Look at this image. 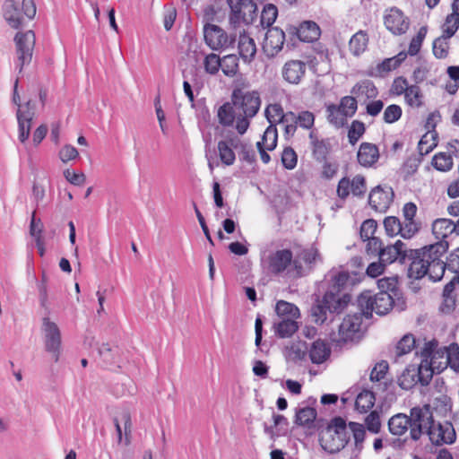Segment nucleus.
<instances>
[{"label":"nucleus","instance_id":"obj_1","mask_svg":"<svg viewBox=\"0 0 459 459\" xmlns=\"http://www.w3.org/2000/svg\"><path fill=\"white\" fill-rule=\"evenodd\" d=\"M447 249L446 241H439L419 249L408 248L405 264L408 265V277L420 280L428 275L433 281H440L446 271V263L442 257Z\"/></svg>","mask_w":459,"mask_h":459},{"label":"nucleus","instance_id":"obj_2","mask_svg":"<svg viewBox=\"0 0 459 459\" xmlns=\"http://www.w3.org/2000/svg\"><path fill=\"white\" fill-rule=\"evenodd\" d=\"M351 276L342 268H332L319 284L324 291L323 303L330 313H341L351 301V295L344 292Z\"/></svg>","mask_w":459,"mask_h":459},{"label":"nucleus","instance_id":"obj_3","mask_svg":"<svg viewBox=\"0 0 459 459\" xmlns=\"http://www.w3.org/2000/svg\"><path fill=\"white\" fill-rule=\"evenodd\" d=\"M351 439L346 420L342 417H334L322 431L319 438L321 447L329 454H336L342 450Z\"/></svg>","mask_w":459,"mask_h":459},{"label":"nucleus","instance_id":"obj_4","mask_svg":"<svg viewBox=\"0 0 459 459\" xmlns=\"http://www.w3.org/2000/svg\"><path fill=\"white\" fill-rule=\"evenodd\" d=\"M408 417L410 420V437L412 440L418 441L423 434H428L429 439L434 441L436 422L429 404L411 408Z\"/></svg>","mask_w":459,"mask_h":459},{"label":"nucleus","instance_id":"obj_5","mask_svg":"<svg viewBox=\"0 0 459 459\" xmlns=\"http://www.w3.org/2000/svg\"><path fill=\"white\" fill-rule=\"evenodd\" d=\"M357 302L366 317L370 316L372 312L380 316L385 315L392 309L394 303L392 294H387L385 291L373 294L370 290L363 291L358 297Z\"/></svg>","mask_w":459,"mask_h":459},{"label":"nucleus","instance_id":"obj_6","mask_svg":"<svg viewBox=\"0 0 459 459\" xmlns=\"http://www.w3.org/2000/svg\"><path fill=\"white\" fill-rule=\"evenodd\" d=\"M22 13L19 4L13 0H5L3 4V15L8 25L15 30L24 24V16L31 20L36 15V4L34 0H22Z\"/></svg>","mask_w":459,"mask_h":459},{"label":"nucleus","instance_id":"obj_7","mask_svg":"<svg viewBox=\"0 0 459 459\" xmlns=\"http://www.w3.org/2000/svg\"><path fill=\"white\" fill-rule=\"evenodd\" d=\"M437 341L432 340L425 342L424 347L420 351L421 364L424 368L431 371V378L434 374H439L448 367L446 352L443 351L442 348H437Z\"/></svg>","mask_w":459,"mask_h":459},{"label":"nucleus","instance_id":"obj_8","mask_svg":"<svg viewBox=\"0 0 459 459\" xmlns=\"http://www.w3.org/2000/svg\"><path fill=\"white\" fill-rule=\"evenodd\" d=\"M231 102L238 114L247 117H255L261 106V99L257 91H245L240 88L233 90Z\"/></svg>","mask_w":459,"mask_h":459},{"label":"nucleus","instance_id":"obj_9","mask_svg":"<svg viewBox=\"0 0 459 459\" xmlns=\"http://www.w3.org/2000/svg\"><path fill=\"white\" fill-rule=\"evenodd\" d=\"M15 49L17 55L19 73H22L24 65H29L32 60L35 47V34L32 30L17 32L14 37Z\"/></svg>","mask_w":459,"mask_h":459},{"label":"nucleus","instance_id":"obj_10","mask_svg":"<svg viewBox=\"0 0 459 459\" xmlns=\"http://www.w3.org/2000/svg\"><path fill=\"white\" fill-rule=\"evenodd\" d=\"M294 260L291 250L288 248L276 250L267 255L265 259L266 268L273 274L285 273L291 277L289 272L294 266Z\"/></svg>","mask_w":459,"mask_h":459},{"label":"nucleus","instance_id":"obj_11","mask_svg":"<svg viewBox=\"0 0 459 459\" xmlns=\"http://www.w3.org/2000/svg\"><path fill=\"white\" fill-rule=\"evenodd\" d=\"M230 7V21L232 24L243 22L252 23L257 11L256 4L253 0H227Z\"/></svg>","mask_w":459,"mask_h":459},{"label":"nucleus","instance_id":"obj_12","mask_svg":"<svg viewBox=\"0 0 459 459\" xmlns=\"http://www.w3.org/2000/svg\"><path fill=\"white\" fill-rule=\"evenodd\" d=\"M431 380V371L423 368L420 363L418 367L411 365L407 367L398 377V385L402 389L410 390L420 383L426 386Z\"/></svg>","mask_w":459,"mask_h":459},{"label":"nucleus","instance_id":"obj_13","mask_svg":"<svg viewBox=\"0 0 459 459\" xmlns=\"http://www.w3.org/2000/svg\"><path fill=\"white\" fill-rule=\"evenodd\" d=\"M362 312L346 316L339 325L338 337L333 339L338 343H346L360 338Z\"/></svg>","mask_w":459,"mask_h":459},{"label":"nucleus","instance_id":"obj_14","mask_svg":"<svg viewBox=\"0 0 459 459\" xmlns=\"http://www.w3.org/2000/svg\"><path fill=\"white\" fill-rule=\"evenodd\" d=\"M42 330L44 333L45 349L51 353L55 362L59 360L61 353V333L57 325L48 317L43 318Z\"/></svg>","mask_w":459,"mask_h":459},{"label":"nucleus","instance_id":"obj_15","mask_svg":"<svg viewBox=\"0 0 459 459\" xmlns=\"http://www.w3.org/2000/svg\"><path fill=\"white\" fill-rule=\"evenodd\" d=\"M318 258L319 253L317 249L310 247L302 250L299 255L294 258V266H292V269L289 272L290 276L293 278L306 276L312 271Z\"/></svg>","mask_w":459,"mask_h":459},{"label":"nucleus","instance_id":"obj_16","mask_svg":"<svg viewBox=\"0 0 459 459\" xmlns=\"http://www.w3.org/2000/svg\"><path fill=\"white\" fill-rule=\"evenodd\" d=\"M384 24L393 35L401 36L410 28V19L399 8L392 7L385 11Z\"/></svg>","mask_w":459,"mask_h":459},{"label":"nucleus","instance_id":"obj_17","mask_svg":"<svg viewBox=\"0 0 459 459\" xmlns=\"http://www.w3.org/2000/svg\"><path fill=\"white\" fill-rule=\"evenodd\" d=\"M205 43L212 50H219L230 47L235 39L229 38L227 33L218 25L206 24L204 28Z\"/></svg>","mask_w":459,"mask_h":459},{"label":"nucleus","instance_id":"obj_18","mask_svg":"<svg viewBox=\"0 0 459 459\" xmlns=\"http://www.w3.org/2000/svg\"><path fill=\"white\" fill-rule=\"evenodd\" d=\"M307 72V63L299 59H290L281 67L282 79L292 85L299 84Z\"/></svg>","mask_w":459,"mask_h":459},{"label":"nucleus","instance_id":"obj_19","mask_svg":"<svg viewBox=\"0 0 459 459\" xmlns=\"http://www.w3.org/2000/svg\"><path fill=\"white\" fill-rule=\"evenodd\" d=\"M407 250L406 245L403 241L397 240L394 244L383 247L378 258L385 264H390L395 261H398L401 264H405Z\"/></svg>","mask_w":459,"mask_h":459},{"label":"nucleus","instance_id":"obj_20","mask_svg":"<svg viewBox=\"0 0 459 459\" xmlns=\"http://www.w3.org/2000/svg\"><path fill=\"white\" fill-rule=\"evenodd\" d=\"M392 188H382L380 186L371 190L368 204L372 209L379 212H385L393 201Z\"/></svg>","mask_w":459,"mask_h":459},{"label":"nucleus","instance_id":"obj_21","mask_svg":"<svg viewBox=\"0 0 459 459\" xmlns=\"http://www.w3.org/2000/svg\"><path fill=\"white\" fill-rule=\"evenodd\" d=\"M284 42V31L278 27H273L265 34L263 48L267 56H274L282 49Z\"/></svg>","mask_w":459,"mask_h":459},{"label":"nucleus","instance_id":"obj_22","mask_svg":"<svg viewBox=\"0 0 459 459\" xmlns=\"http://www.w3.org/2000/svg\"><path fill=\"white\" fill-rule=\"evenodd\" d=\"M357 159L363 167H371L379 159V151L376 144L370 143H362L359 145Z\"/></svg>","mask_w":459,"mask_h":459},{"label":"nucleus","instance_id":"obj_23","mask_svg":"<svg viewBox=\"0 0 459 459\" xmlns=\"http://www.w3.org/2000/svg\"><path fill=\"white\" fill-rule=\"evenodd\" d=\"M351 93L356 97V100H363L366 102L368 100L377 98L378 91L372 81L365 79L358 82L351 88Z\"/></svg>","mask_w":459,"mask_h":459},{"label":"nucleus","instance_id":"obj_24","mask_svg":"<svg viewBox=\"0 0 459 459\" xmlns=\"http://www.w3.org/2000/svg\"><path fill=\"white\" fill-rule=\"evenodd\" d=\"M330 355L331 348L325 341L318 339L310 344L308 356L312 363L322 364Z\"/></svg>","mask_w":459,"mask_h":459},{"label":"nucleus","instance_id":"obj_25","mask_svg":"<svg viewBox=\"0 0 459 459\" xmlns=\"http://www.w3.org/2000/svg\"><path fill=\"white\" fill-rule=\"evenodd\" d=\"M311 143V151L313 158L318 162L326 160L328 154L331 152V143L328 139L319 140L314 132L309 134Z\"/></svg>","mask_w":459,"mask_h":459},{"label":"nucleus","instance_id":"obj_26","mask_svg":"<svg viewBox=\"0 0 459 459\" xmlns=\"http://www.w3.org/2000/svg\"><path fill=\"white\" fill-rule=\"evenodd\" d=\"M296 34L301 41L313 42L319 38L321 30L315 22L306 21L296 29Z\"/></svg>","mask_w":459,"mask_h":459},{"label":"nucleus","instance_id":"obj_27","mask_svg":"<svg viewBox=\"0 0 459 459\" xmlns=\"http://www.w3.org/2000/svg\"><path fill=\"white\" fill-rule=\"evenodd\" d=\"M238 48L239 56L245 62L250 63L254 59L256 54V46L255 40L245 32L238 37Z\"/></svg>","mask_w":459,"mask_h":459},{"label":"nucleus","instance_id":"obj_28","mask_svg":"<svg viewBox=\"0 0 459 459\" xmlns=\"http://www.w3.org/2000/svg\"><path fill=\"white\" fill-rule=\"evenodd\" d=\"M369 37L367 31L359 30L356 32L349 41V50L354 56H359L363 54L368 45Z\"/></svg>","mask_w":459,"mask_h":459},{"label":"nucleus","instance_id":"obj_29","mask_svg":"<svg viewBox=\"0 0 459 459\" xmlns=\"http://www.w3.org/2000/svg\"><path fill=\"white\" fill-rule=\"evenodd\" d=\"M435 433V438L432 442L436 444H452L455 442L456 437L455 429L449 422H445L444 424H436Z\"/></svg>","mask_w":459,"mask_h":459},{"label":"nucleus","instance_id":"obj_30","mask_svg":"<svg viewBox=\"0 0 459 459\" xmlns=\"http://www.w3.org/2000/svg\"><path fill=\"white\" fill-rule=\"evenodd\" d=\"M410 420L406 414L397 413L388 420L389 431L394 436H402L408 431Z\"/></svg>","mask_w":459,"mask_h":459},{"label":"nucleus","instance_id":"obj_31","mask_svg":"<svg viewBox=\"0 0 459 459\" xmlns=\"http://www.w3.org/2000/svg\"><path fill=\"white\" fill-rule=\"evenodd\" d=\"M455 222L450 219H437L432 224L433 234L440 239H444L455 232Z\"/></svg>","mask_w":459,"mask_h":459},{"label":"nucleus","instance_id":"obj_32","mask_svg":"<svg viewBox=\"0 0 459 459\" xmlns=\"http://www.w3.org/2000/svg\"><path fill=\"white\" fill-rule=\"evenodd\" d=\"M98 354L105 366H113L118 362L119 350L111 347L108 343H101L98 346Z\"/></svg>","mask_w":459,"mask_h":459},{"label":"nucleus","instance_id":"obj_33","mask_svg":"<svg viewBox=\"0 0 459 459\" xmlns=\"http://www.w3.org/2000/svg\"><path fill=\"white\" fill-rule=\"evenodd\" d=\"M375 402V394L369 390H363L356 397L355 408L359 412L366 413L374 406Z\"/></svg>","mask_w":459,"mask_h":459},{"label":"nucleus","instance_id":"obj_34","mask_svg":"<svg viewBox=\"0 0 459 459\" xmlns=\"http://www.w3.org/2000/svg\"><path fill=\"white\" fill-rule=\"evenodd\" d=\"M286 119L296 121L297 124L304 129H310L315 124L314 114L307 110L301 111L298 115L292 111H289L286 113Z\"/></svg>","mask_w":459,"mask_h":459},{"label":"nucleus","instance_id":"obj_35","mask_svg":"<svg viewBox=\"0 0 459 459\" xmlns=\"http://www.w3.org/2000/svg\"><path fill=\"white\" fill-rule=\"evenodd\" d=\"M327 121L335 128H342L347 124V117L335 104L326 106Z\"/></svg>","mask_w":459,"mask_h":459},{"label":"nucleus","instance_id":"obj_36","mask_svg":"<svg viewBox=\"0 0 459 459\" xmlns=\"http://www.w3.org/2000/svg\"><path fill=\"white\" fill-rule=\"evenodd\" d=\"M217 116L221 125L223 126H230L233 125L238 116V111L235 109L233 104L227 102L219 108Z\"/></svg>","mask_w":459,"mask_h":459},{"label":"nucleus","instance_id":"obj_37","mask_svg":"<svg viewBox=\"0 0 459 459\" xmlns=\"http://www.w3.org/2000/svg\"><path fill=\"white\" fill-rule=\"evenodd\" d=\"M404 100L408 106L411 108H421L424 105V95L417 85H411L404 94Z\"/></svg>","mask_w":459,"mask_h":459},{"label":"nucleus","instance_id":"obj_38","mask_svg":"<svg viewBox=\"0 0 459 459\" xmlns=\"http://www.w3.org/2000/svg\"><path fill=\"white\" fill-rule=\"evenodd\" d=\"M316 415L317 413L316 409L312 407L307 406L301 408L296 412L295 423L299 426L310 428L313 425Z\"/></svg>","mask_w":459,"mask_h":459},{"label":"nucleus","instance_id":"obj_39","mask_svg":"<svg viewBox=\"0 0 459 459\" xmlns=\"http://www.w3.org/2000/svg\"><path fill=\"white\" fill-rule=\"evenodd\" d=\"M232 147L231 139L230 141H220L218 143L220 159L226 166H230L235 162L236 156Z\"/></svg>","mask_w":459,"mask_h":459},{"label":"nucleus","instance_id":"obj_40","mask_svg":"<svg viewBox=\"0 0 459 459\" xmlns=\"http://www.w3.org/2000/svg\"><path fill=\"white\" fill-rule=\"evenodd\" d=\"M231 145H233V148L239 152L243 160L249 164H252L255 161V152L252 145L243 143L238 139H231Z\"/></svg>","mask_w":459,"mask_h":459},{"label":"nucleus","instance_id":"obj_41","mask_svg":"<svg viewBox=\"0 0 459 459\" xmlns=\"http://www.w3.org/2000/svg\"><path fill=\"white\" fill-rule=\"evenodd\" d=\"M298 324L294 319L286 318L275 326V333L281 338L291 336L298 330Z\"/></svg>","mask_w":459,"mask_h":459},{"label":"nucleus","instance_id":"obj_42","mask_svg":"<svg viewBox=\"0 0 459 459\" xmlns=\"http://www.w3.org/2000/svg\"><path fill=\"white\" fill-rule=\"evenodd\" d=\"M265 116L270 123V126H275L276 123H282L286 113H284L283 108L281 104L274 103L270 104L265 109Z\"/></svg>","mask_w":459,"mask_h":459},{"label":"nucleus","instance_id":"obj_43","mask_svg":"<svg viewBox=\"0 0 459 459\" xmlns=\"http://www.w3.org/2000/svg\"><path fill=\"white\" fill-rule=\"evenodd\" d=\"M275 311L279 316L295 319L299 316V310L292 303L280 300L276 303Z\"/></svg>","mask_w":459,"mask_h":459},{"label":"nucleus","instance_id":"obj_44","mask_svg":"<svg viewBox=\"0 0 459 459\" xmlns=\"http://www.w3.org/2000/svg\"><path fill=\"white\" fill-rule=\"evenodd\" d=\"M444 352H446V358L447 359L448 366L455 372H459V345L456 342L451 343L447 347H442Z\"/></svg>","mask_w":459,"mask_h":459},{"label":"nucleus","instance_id":"obj_45","mask_svg":"<svg viewBox=\"0 0 459 459\" xmlns=\"http://www.w3.org/2000/svg\"><path fill=\"white\" fill-rule=\"evenodd\" d=\"M277 128L276 126H269L264 131L262 140L257 142L261 146H264L268 151H273L277 145Z\"/></svg>","mask_w":459,"mask_h":459},{"label":"nucleus","instance_id":"obj_46","mask_svg":"<svg viewBox=\"0 0 459 459\" xmlns=\"http://www.w3.org/2000/svg\"><path fill=\"white\" fill-rule=\"evenodd\" d=\"M396 60L394 58H385L381 63L377 64V65L369 71L368 74L369 76H375V77H383L385 74L396 69L398 65H396Z\"/></svg>","mask_w":459,"mask_h":459},{"label":"nucleus","instance_id":"obj_47","mask_svg":"<svg viewBox=\"0 0 459 459\" xmlns=\"http://www.w3.org/2000/svg\"><path fill=\"white\" fill-rule=\"evenodd\" d=\"M338 108L342 110L344 116L348 117H351L355 115L358 109V100L356 97L352 96H344L341 99Z\"/></svg>","mask_w":459,"mask_h":459},{"label":"nucleus","instance_id":"obj_48","mask_svg":"<svg viewBox=\"0 0 459 459\" xmlns=\"http://www.w3.org/2000/svg\"><path fill=\"white\" fill-rule=\"evenodd\" d=\"M416 345V340L411 333L405 334L396 344V356H403L411 352Z\"/></svg>","mask_w":459,"mask_h":459},{"label":"nucleus","instance_id":"obj_49","mask_svg":"<svg viewBox=\"0 0 459 459\" xmlns=\"http://www.w3.org/2000/svg\"><path fill=\"white\" fill-rule=\"evenodd\" d=\"M365 124L359 120H353L348 130V139L351 145L358 143L359 138L365 134Z\"/></svg>","mask_w":459,"mask_h":459},{"label":"nucleus","instance_id":"obj_50","mask_svg":"<svg viewBox=\"0 0 459 459\" xmlns=\"http://www.w3.org/2000/svg\"><path fill=\"white\" fill-rule=\"evenodd\" d=\"M428 32L427 26H422L418 30L416 36H414L409 45L408 54L411 56H416L421 48L422 42L426 38Z\"/></svg>","mask_w":459,"mask_h":459},{"label":"nucleus","instance_id":"obj_51","mask_svg":"<svg viewBox=\"0 0 459 459\" xmlns=\"http://www.w3.org/2000/svg\"><path fill=\"white\" fill-rule=\"evenodd\" d=\"M222 73L227 76H234L238 70V57L229 55L221 59Z\"/></svg>","mask_w":459,"mask_h":459},{"label":"nucleus","instance_id":"obj_52","mask_svg":"<svg viewBox=\"0 0 459 459\" xmlns=\"http://www.w3.org/2000/svg\"><path fill=\"white\" fill-rule=\"evenodd\" d=\"M444 34L436 39L433 42V54L437 58H445L448 55L449 44L448 39Z\"/></svg>","mask_w":459,"mask_h":459},{"label":"nucleus","instance_id":"obj_53","mask_svg":"<svg viewBox=\"0 0 459 459\" xmlns=\"http://www.w3.org/2000/svg\"><path fill=\"white\" fill-rule=\"evenodd\" d=\"M221 66V58L218 55L211 53L204 57V67L207 74H216Z\"/></svg>","mask_w":459,"mask_h":459},{"label":"nucleus","instance_id":"obj_54","mask_svg":"<svg viewBox=\"0 0 459 459\" xmlns=\"http://www.w3.org/2000/svg\"><path fill=\"white\" fill-rule=\"evenodd\" d=\"M432 164L440 171L449 170L453 166V159L449 154L440 152L433 157Z\"/></svg>","mask_w":459,"mask_h":459},{"label":"nucleus","instance_id":"obj_55","mask_svg":"<svg viewBox=\"0 0 459 459\" xmlns=\"http://www.w3.org/2000/svg\"><path fill=\"white\" fill-rule=\"evenodd\" d=\"M327 312H329L328 308L319 299H316V304L311 307V316L316 324L322 325L327 319Z\"/></svg>","mask_w":459,"mask_h":459},{"label":"nucleus","instance_id":"obj_56","mask_svg":"<svg viewBox=\"0 0 459 459\" xmlns=\"http://www.w3.org/2000/svg\"><path fill=\"white\" fill-rule=\"evenodd\" d=\"M348 429L352 433L356 447L360 450L366 436L364 426L360 423L351 421Z\"/></svg>","mask_w":459,"mask_h":459},{"label":"nucleus","instance_id":"obj_57","mask_svg":"<svg viewBox=\"0 0 459 459\" xmlns=\"http://www.w3.org/2000/svg\"><path fill=\"white\" fill-rule=\"evenodd\" d=\"M278 15V10L273 4H267L264 7L261 13V24L270 27L273 24Z\"/></svg>","mask_w":459,"mask_h":459},{"label":"nucleus","instance_id":"obj_58","mask_svg":"<svg viewBox=\"0 0 459 459\" xmlns=\"http://www.w3.org/2000/svg\"><path fill=\"white\" fill-rule=\"evenodd\" d=\"M459 29V17L455 13H450L446 18L443 25V34L446 38H451Z\"/></svg>","mask_w":459,"mask_h":459},{"label":"nucleus","instance_id":"obj_59","mask_svg":"<svg viewBox=\"0 0 459 459\" xmlns=\"http://www.w3.org/2000/svg\"><path fill=\"white\" fill-rule=\"evenodd\" d=\"M403 114V110L400 106L392 104L386 107L383 114V119L387 124H393L398 121Z\"/></svg>","mask_w":459,"mask_h":459},{"label":"nucleus","instance_id":"obj_60","mask_svg":"<svg viewBox=\"0 0 459 459\" xmlns=\"http://www.w3.org/2000/svg\"><path fill=\"white\" fill-rule=\"evenodd\" d=\"M298 161V156L295 151L291 147L284 148L281 153V163L282 166L287 169H293Z\"/></svg>","mask_w":459,"mask_h":459},{"label":"nucleus","instance_id":"obj_61","mask_svg":"<svg viewBox=\"0 0 459 459\" xmlns=\"http://www.w3.org/2000/svg\"><path fill=\"white\" fill-rule=\"evenodd\" d=\"M384 227L388 236H395L401 233L402 223L397 217L389 216L384 221Z\"/></svg>","mask_w":459,"mask_h":459},{"label":"nucleus","instance_id":"obj_62","mask_svg":"<svg viewBox=\"0 0 459 459\" xmlns=\"http://www.w3.org/2000/svg\"><path fill=\"white\" fill-rule=\"evenodd\" d=\"M389 368L387 361L382 360L375 365L370 373L372 382H379L385 378Z\"/></svg>","mask_w":459,"mask_h":459},{"label":"nucleus","instance_id":"obj_63","mask_svg":"<svg viewBox=\"0 0 459 459\" xmlns=\"http://www.w3.org/2000/svg\"><path fill=\"white\" fill-rule=\"evenodd\" d=\"M377 221L373 219L366 220L362 222L360 226V238L366 241V239H368L370 238H374V233L377 230Z\"/></svg>","mask_w":459,"mask_h":459},{"label":"nucleus","instance_id":"obj_64","mask_svg":"<svg viewBox=\"0 0 459 459\" xmlns=\"http://www.w3.org/2000/svg\"><path fill=\"white\" fill-rule=\"evenodd\" d=\"M365 178L360 175L355 176L351 180V193L355 196H362L366 192Z\"/></svg>","mask_w":459,"mask_h":459}]
</instances>
